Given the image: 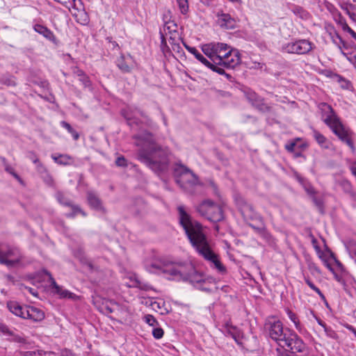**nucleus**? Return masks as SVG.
<instances>
[{
    "mask_svg": "<svg viewBox=\"0 0 356 356\" xmlns=\"http://www.w3.org/2000/svg\"><path fill=\"white\" fill-rule=\"evenodd\" d=\"M179 223L193 248L199 255L205 260L214 264L220 271H225V266L221 264L218 256L213 251L210 243L203 231L202 225L197 220H193L191 216L185 211L184 206L177 207Z\"/></svg>",
    "mask_w": 356,
    "mask_h": 356,
    "instance_id": "1",
    "label": "nucleus"
},
{
    "mask_svg": "<svg viewBox=\"0 0 356 356\" xmlns=\"http://www.w3.org/2000/svg\"><path fill=\"white\" fill-rule=\"evenodd\" d=\"M136 145L140 147L138 153V160L145 163L156 173L165 172L169 166V151L157 145L152 134L134 136Z\"/></svg>",
    "mask_w": 356,
    "mask_h": 356,
    "instance_id": "2",
    "label": "nucleus"
},
{
    "mask_svg": "<svg viewBox=\"0 0 356 356\" xmlns=\"http://www.w3.org/2000/svg\"><path fill=\"white\" fill-rule=\"evenodd\" d=\"M265 330L269 337L286 351L297 353L306 349L302 340L290 330L284 329L282 323L279 320L269 319L265 323Z\"/></svg>",
    "mask_w": 356,
    "mask_h": 356,
    "instance_id": "3",
    "label": "nucleus"
},
{
    "mask_svg": "<svg viewBox=\"0 0 356 356\" xmlns=\"http://www.w3.org/2000/svg\"><path fill=\"white\" fill-rule=\"evenodd\" d=\"M175 280L189 281L192 284L198 286L205 282L204 276L197 273L193 265L190 263H177V269L174 270Z\"/></svg>",
    "mask_w": 356,
    "mask_h": 356,
    "instance_id": "4",
    "label": "nucleus"
},
{
    "mask_svg": "<svg viewBox=\"0 0 356 356\" xmlns=\"http://www.w3.org/2000/svg\"><path fill=\"white\" fill-rule=\"evenodd\" d=\"M195 209L200 216L211 222H218L224 219L222 207L211 200L202 201Z\"/></svg>",
    "mask_w": 356,
    "mask_h": 356,
    "instance_id": "5",
    "label": "nucleus"
},
{
    "mask_svg": "<svg viewBox=\"0 0 356 356\" xmlns=\"http://www.w3.org/2000/svg\"><path fill=\"white\" fill-rule=\"evenodd\" d=\"M176 182L184 191H190L198 184L197 175L186 166L179 164L175 169Z\"/></svg>",
    "mask_w": 356,
    "mask_h": 356,
    "instance_id": "6",
    "label": "nucleus"
},
{
    "mask_svg": "<svg viewBox=\"0 0 356 356\" xmlns=\"http://www.w3.org/2000/svg\"><path fill=\"white\" fill-rule=\"evenodd\" d=\"M328 127L341 142L346 143L350 148L352 152H355L356 148L354 145L355 134L350 129L345 127L340 120L333 122Z\"/></svg>",
    "mask_w": 356,
    "mask_h": 356,
    "instance_id": "7",
    "label": "nucleus"
},
{
    "mask_svg": "<svg viewBox=\"0 0 356 356\" xmlns=\"http://www.w3.org/2000/svg\"><path fill=\"white\" fill-rule=\"evenodd\" d=\"M314 47V44L308 40L301 39L291 42L283 47V49L288 54L299 55L309 53Z\"/></svg>",
    "mask_w": 356,
    "mask_h": 356,
    "instance_id": "8",
    "label": "nucleus"
},
{
    "mask_svg": "<svg viewBox=\"0 0 356 356\" xmlns=\"http://www.w3.org/2000/svg\"><path fill=\"white\" fill-rule=\"evenodd\" d=\"M237 204L245 220H258L261 223H263V218L254 210L251 204L241 199L238 201Z\"/></svg>",
    "mask_w": 356,
    "mask_h": 356,
    "instance_id": "9",
    "label": "nucleus"
},
{
    "mask_svg": "<svg viewBox=\"0 0 356 356\" xmlns=\"http://www.w3.org/2000/svg\"><path fill=\"white\" fill-rule=\"evenodd\" d=\"M69 9L77 22L86 24L88 22V15L83 10L76 8V0H55Z\"/></svg>",
    "mask_w": 356,
    "mask_h": 356,
    "instance_id": "10",
    "label": "nucleus"
},
{
    "mask_svg": "<svg viewBox=\"0 0 356 356\" xmlns=\"http://www.w3.org/2000/svg\"><path fill=\"white\" fill-rule=\"evenodd\" d=\"M147 269L150 273L159 271L168 274L170 276L169 279L175 280V274L173 271L177 269V263L156 262L148 266Z\"/></svg>",
    "mask_w": 356,
    "mask_h": 356,
    "instance_id": "11",
    "label": "nucleus"
},
{
    "mask_svg": "<svg viewBox=\"0 0 356 356\" xmlns=\"http://www.w3.org/2000/svg\"><path fill=\"white\" fill-rule=\"evenodd\" d=\"M226 47H227V44L225 43L211 42L203 44L202 46V51L213 63L216 64V57L217 58L220 51Z\"/></svg>",
    "mask_w": 356,
    "mask_h": 356,
    "instance_id": "12",
    "label": "nucleus"
},
{
    "mask_svg": "<svg viewBox=\"0 0 356 356\" xmlns=\"http://www.w3.org/2000/svg\"><path fill=\"white\" fill-rule=\"evenodd\" d=\"M56 197L60 204L69 207L72 209V213L66 214L67 218H74L77 213H81L83 216H86V212H84L79 206L74 204L72 201L67 198L62 192H57Z\"/></svg>",
    "mask_w": 356,
    "mask_h": 356,
    "instance_id": "13",
    "label": "nucleus"
},
{
    "mask_svg": "<svg viewBox=\"0 0 356 356\" xmlns=\"http://www.w3.org/2000/svg\"><path fill=\"white\" fill-rule=\"evenodd\" d=\"M318 107L321 112L323 122L327 126H330L333 122H335L339 120L338 116L334 113L332 107L328 104L322 102L318 104Z\"/></svg>",
    "mask_w": 356,
    "mask_h": 356,
    "instance_id": "14",
    "label": "nucleus"
},
{
    "mask_svg": "<svg viewBox=\"0 0 356 356\" xmlns=\"http://www.w3.org/2000/svg\"><path fill=\"white\" fill-rule=\"evenodd\" d=\"M218 24L225 29H234L236 27V20L228 13L222 12L217 13Z\"/></svg>",
    "mask_w": 356,
    "mask_h": 356,
    "instance_id": "15",
    "label": "nucleus"
},
{
    "mask_svg": "<svg viewBox=\"0 0 356 356\" xmlns=\"http://www.w3.org/2000/svg\"><path fill=\"white\" fill-rule=\"evenodd\" d=\"M86 195L88 203L91 208L100 211L104 213L106 212V209L103 206L102 200L95 192L89 191L86 193Z\"/></svg>",
    "mask_w": 356,
    "mask_h": 356,
    "instance_id": "16",
    "label": "nucleus"
},
{
    "mask_svg": "<svg viewBox=\"0 0 356 356\" xmlns=\"http://www.w3.org/2000/svg\"><path fill=\"white\" fill-rule=\"evenodd\" d=\"M241 63V57L239 52L236 50L230 51L229 54L223 61L220 63V65L226 68H234Z\"/></svg>",
    "mask_w": 356,
    "mask_h": 356,
    "instance_id": "17",
    "label": "nucleus"
},
{
    "mask_svg": "<svg viewBox=\"0 0 356 356\" xmlns=\"http://www.w3.org/2000/svg\"><path fill=\"white\" fill-rule=\"evenodd\" d=\"M44 317V312L42 309L33 306H28L24 319H29L33 322H40Z\"/></svg>",
    "mask_w": 356,
    "mask_h": 356,
    "instance_id": "18",
    "label": "nucleus"
},
{
    "mask_svg": "<svg viewBox=\"0 0 356 356\" xmlns=\"http://www.w3.org/2000/svg\"><path fill=\"white\" fill-rule=\"evenodd\" d=\"M3 259L6 261H13L11 264H6L8 267H13L19 264L22 260V255L17 249L10 248L3 252Z\"/></svg>",
    "mask_w": 356,
    "mask_h": 356,
    "instance_id": "19",
    "label": "nucleus"
},
{
    "mask_svg": "<svg viewBox=\"0 0 356 356\" xmlns=\"http://www.w3.org/2000/svg\"><path fill=\"white\" fill-rule=\"evenodd\" d=\"M7 307L10 312L17 316L24 318L26 315V310L28 305L22 306L19 302L15 301H10L7 304Z\"/></svg>",
    "mask_w": 356,
    "mask_h": 356,
    "instance_id": "20",
    "label": "nucleus"
},
{
    "mask_svg": "<svg viewBox=\"0 0 356 356\" xmlns=\"http://www.w3.org/2000/svg\"><path fill=\"white\" fill-rule=\"evenodd\" d=\"M42 272L49 277V282L51 283V286L53 289L56 290V292L60 295L63 298H66L70 294L68 291H63L61 288L57 284L54 278L52 277L51 274L46 269H42Z\"/></svg>",
    "mask_w": 356,
    "mask_h": 356,
    "instance_id": "21",
    "label": "nucleus"
},
{
    "mask_svg": "<svg viewBox=\"0 0 356 356\" xmlns=\"http://www.w3.org/2000/svg\"><path fill=\"white\" fill-rule=\"evenodd\" d=\"M33 29L35 32L43 35L45 38L48 39L49 40L54 41L56 40V37L54 33L47 27L44 26L41 24H35Z\"/></svg>",
    "mask_w": 356,
    "mask_h": 356,
    "instance_id": "22",
    "label": "nucleus"
},
{
    "mask_svg": "<svg viewBox=\"0 0 356 356\" xmlns=\"http://www.w3.org/2000/svg\"><path fill=\"white\" fill-rule=\"evenodd\" d=\"M73 73L79 76V81H81L85 87L91 86V81L89 77L84 73V72L77 67L73 70Z\"/></svg>",
    "mask_w": 356,
    "mask_h": 356,
    "instance_id": "23",
    "label": "nucleus"
},
{
    "mask_svg": "<svg viewBox=\"0 0 356 356\" xmlns=\"http://www.w3.org/2000/svg\"><path fill=\"white\" fill-rule=\"evenodd\" d=\"M245 95L248 101L252 104V106H254L259 102L261 101V99H263L255 92L251 90L245 91Z\"/></svg>",
    "mask_w": 356,
    "mask_h": 356,
    "instance_id": "24",
    "label": "nucleus"
},
{
    "mask_svg": "<svg viewBox=\"0 0 356 356\" xmlns=\"http://www.w3.org/2000/svg\"><path fill=\"white\" fill-rule=\"evenodd\" d=\"M29 158L33 161V162L37 164V168L38 172H47L46 167L40 161L38 156L33 152H30L29 153Z\"/></svg>",
    "mask_w": 356,
    "mask_h": 356,
    "instance_id": "25",
    "label": "nucleus"
},
{
    "mask_svg": "<svg viewBox=\"0 0 356 356\" xmlns=\"http://www.w3.org/2000/svg\"><path fill=\"white\" fill-rule=\"evenodd\" d=\"M313 136L316 140V142L318 143L319 145H321L323 147L327 148L328 146L325 145L327 143V138L321 134L316 129H313Z\"/></svg>",
    "mask_w": 356,
    "mask_h": 356,
    "instance_id": "26",
    "label": "nucleus"
},
{
    "mask_svg": "<svg viewBox=\"0 0 356 356\" xmlns=\"http://www.w3.org/2000/svg\"><path fill=\"white\" fill-rule=\"evenodd\" d=\"M52 159L56 163L60 165H67L70 164L72 158L67 154H60L58 156H52Z\"/></svg>",
    "mask_w": 356,
    "mask_h": 356,
    "instance_id": "27",
    "label": "nucleus"
},
{
    "mask_svg": "<svg viewBox=\"0 0 356 356\" xmlns=\"http://www.w3.org/2000/svg\"><path fill=\"white\" fill-rule=\"evenodd\" d=\"M232 50L228 45L227 47L221 49L220 53H218V58H216V64H220L229 54L230 55V51Z\"/></svg>",
    "mask_w": 356,
    "mask_h": 356,
    "instance_id": "28",
    "label": "nucleus"
},
{
    "mask_svg": "<svg viewBox=\"0 0 356 356\" xmlns=\"http://www.w3.org/2000/svg\"><path fill=\"white\" fill-rule=\"evenodd\" d=\"M258 111L261 113H270L272 112V107L264 102V98L261 99L254 106Z\"/></svg>",
    "mask_w": 356,
    "mask_h": 356,
    "instance_id": "29",
    "label": "nucleus"
},
{
    "mask_svg": "<svg viewBox=\"0 0 356 356\" xmlns=\"http://www.w3.org/2000/svg\"><path fill=\"white\" fill-rule=\"evenodd\" d=\"M189 52L195 56V57L201 62L204 65H210V61H209L206 58L204 57L195 47L194 49H189Z\"/></svg>",
    "mask_w": 356,
    "mask_h": 356,
    "instance_id": "30",
    "label": "nucleus"
},
{
    "mask_svg": "<svg viewBox=\"0 0 356 356\" xmlns=\"http://www.w3.org/2000/svg\"><path fill=\"white\" fill-rule=\"evenodd\" d=\"M60 124L63 128L66 129L70 134H72L73 138L75 140L79 139V134L72 127V126L68 122L65 121H62L60 122Z\"/></svg>",
    "mask_w": 356,
    "mask_h": 356,
    "instance_id": "31",
    "label": "nucleus"
},
{
    "mask_svg": "<svg viewBox=\"0 0 356 356\" xmlns=\"http://www.w3.org/2000/svg\"><path fill=\"white\" fill-rule=\"evenodd\" d=\"M0 82L7 86H15V79L13 76H3L0 79Z\"/></svg>",
    "mask_w": 356,
    "mask_h": 356,
    "instance_id": "32",
    "label": "nucleus"
},
{
    "mask_svg": "<svg viewBox=\"0 0 356 356\" xmlns=\"http://www.w3.org/2000/svg\"><path fill=\"white\" fill-rule=\"evenodd\" d=\"M177 24L174 23L173 22H166L163 26V33L165 35H168V34L172 35L173 31L172 30H177Z\"/></svg>",
    "mask_w": 356,
    "mask_h": 356,
    "instance_id": "33",
    "label": "nucleus"
},
{
    "mask_svg": "<svg viewBox=\"0 0 356 356\" xmlns=\"http://www.w3.org/2000/svg\"><path fill=\"white\" fill-rule=\"evenodd\" d=\"M305 282L307 283V284L312 289L314 290L315 292H316L318 296H320V298H321V300H323V301H326V298L325 297V296L323 295V293L321 291V290L316 287L314 284L313 282L308 278V277H305Z\"/></svg>",
    "mask_w": 356,
    "mask_h": 356,
    "instance_id": "34",
    "label": "nucleus"
},
{
    "mask_svg": "<svg viewBox=\"0 0 356 356\" xmlns=\"http://www.w3.org/2000/svg\"><path fill=\"white\" fill-rule=\"evenodd\" d=\"M220 66H221V65L215 64L212 61L210 62V65H206V67L211 69L212 71L216 72L219 74H225L227 76H229V74H226L224 69Z\"/></svg>",
    "mask_w": 356,
    "mask_h": 356,
    "instance_id": "35",
    "label": "nucleus"
},
{
    "mask_svg": "<svg viewBox=\"0 0 356 356\" xmlns=\"http://www.w3.org/2000/svg\"><path fill=\"white\" fill-rule=\"evenodd\" d=\"M287 314H288V316L290 318V320L294 323L296 328L298 330H300L301 326H300L299 318L297 316V315L290 310H288Z\"/></svg>",
    "mask_w": 356,
    "mask_h": 356,
    "instance_id": "36",
    "label": "nucleus"
},
{
    "mask_svg": "<svg viewBox=\"0 0 356 356\" xmlns=\"http://www.w3.org/2000/svg\"><path fill=\"white\" fill-rule=\"evenodd\" d=\"M177 2L178 3L180 12L184 15L186 14L188 11V0H177Z\"/></svg>",
    "mask_w": 356,
    "mask_h": 356,
    "instance_id": "37",
    "label": "nucleus"
},
{
    "mask_svg": "<svg viewBox=\"0 0 356 356\" xmlns=\"http://www.w3.org/2000/svg\"><path fill=\"white\" fill-rule=\"evenodd\" d=\"M118 67L123 72H129L131 71V67L126 63L123 58L118 60Z\"/></svg>",
    "mask_w": 356,
    "mask_h": 356,
    "instance_id": "38",
    "label": "nucleus"
},
{
    "mask_svg": "<svg viewBox=\"0 0 356 356\" xmlns=\"http://www.w3.org/2000/svg\"><path fill=\"white\" fill-rule=\"evenodd\" d=\"M165 35L161 31L160 36H161V49L163 53L168 52L170 50V48L167 45Z\"/></svg>",
    "mask_w": 356,
    "mask_h": 356,
    "instance_id": "39",
    "label": "nucleus"
},
{
    "mask_svg": "<svg viewBox=\"0 0 356 356\" xmlns=\"http://www.w3.org/2000/svg\"><path fill=\"white\" fill-rule=\"evenodd\" d=\"M104 307L106 312L112 313L115 310V308L118 307V305L114 302L106 301Z\"/></svg>",
    "mask_w": 356,
    "mask_h": 356,
    "instance_id": "40",
    "label": "nucleus"
},
{
    "mask_svg": "<svg viewBox=\"0 0 356 356\" xmlns=\"http://www.w3.org/2000/svg\"><path fill=\"white\" fill-rule=\"evenodd\" d=\"M144 318L145 321L150 326L154 327L158 324L157 321L152 315H145Z\"/></svg>",
    "mask_w": 356,
    "mask_h": 356,
    "instance_id": "41",
    "label": "nucleus"
},
{
    "mask_svg": "<svg viewBox=\"0 0 356 356\" xmlns=\"http://www.w3.org/2000/svg\"><path fill=\"white\" fill-rule=\"evenodd\" d=\"M40 173H45V176L44 177V182L49 185V186H53L54 185V179L51 177V175L48 172V170H47V172H40Z\"/></svg>",
    "mask_w": 356,
    "mask_h": 356,
    "instance_id": "42",
    "label": "nucleus"
},
{
    "mask_svg": "<svg viewBox=\"0 0 356 356\" xmlns=\"http://www.w3.org/2000/svg\"><path fill=\"white\" fill-rule=\"evenodd\" d=\"M163 334H164V332H163V329L161 327L154 328L152 331L153 337L157 339L162 338L163 336Z\"/></svg>",
    "mask_w": 356,
    "mask_h": 356,
    "instance_id": "43",
    "label": "nucleus"
},
{
    "mask_svg": "<svg viewBox=\"0 0 356 356\" xmlns=\"http://www.w3.org/2000/svg\"><path fill=\"white\" fill-rule=\"evenodd\" d=\"M172 50L179 54H181L183 53V49L179 44V42H170Z\"/></svg>",
    "mask_w": 356,
    "mask_h": 356,
    "instance_id": "44",
    "label": "nucleus"
},
{
    "mask_svg": "<svg viewBox=\"0 0 356 356\" xmlns=\"http://www.w3.org/2000/svg\"><path fill=\"white\" fill-rule=\"evenodd\" d=\"M261 225H263V229H262V232H260V234L259 235H260L261 237H263L264 238H265L266 240H270L272 236L268 232L264 222H263V223H261Z\"/></svg>",
    "mask_w": 356,
    "mask_h": 356,
    "instance_id": "45",
    "label": "nucleus"
},
{
    "mask_svg": "<svg viewBox=\"0 0 356 356\" xmlns=\"http://www.w3.org/2000/svg\"><path fill=\"white\" fill-rule=\"evenodd\" d=\"M173 34L170 35L169 36V43L170 42H179L180 38L179 37V33L177 30L173 29Z\"/></svg>",
    "mask_w": 356,
    "mask_h": 356,
    "instance_id": "46",
    "label": "nucleus"
},
{
    "mask_svg": "<svg viewBox=\"0 0 356 356\" xmlns=\"http://www.w3.org/2000/svg\"><path fill=\"white\" fill-rule=\"evenodd\" d=\"M343 185L344 187L346 188L347 191L350 193V195L351 196H353V197L356 196V193L353 191V188H352L353 187H352V185L350 181H343Z\"/></svg>",
    "mask_w": 356,
    "mask_h": 356,
    "instance_id": "47",
    "label": "nucleus"
},
{
    "mask_svg": "<svg viewBox=\"0 0 356 356\" xmlns=\"http://www.w3.org/2000/svg\"><path fill=\"white\" fill-rule=\"evenodd\" d=\"M115 164L118 166H120V167H126V166H127V160L122 156H119V157L117 158V159L115 161Z\"/></svg>",
    "mask_w": 356,
    "mask_h": 356,
    "instance_id": "48",
    "label": "nucleus"
},
{
    "mask_svg": "<svg viewBox=\"0 0 356 356\" xmlns=\"http://www.w3.org/2000/svg\"><path fill=\"white\" fill-rule=\"evenodd\" d=\"M343 30L349 33L351 37L356 40V33L346 23L343 25Z\"/></svg>",
    "mask_w": 356,
    "mask_h": 356,
    "instance_id": "49",
    "label": "nucleus"
},
{
    "mask_svg": "<svg viewBox=\"0 0 356 356\" xmlns=\"http://www.w3.org/2000/svg\"><path fill=\"white\" fill-rule=\"evenodd\" d=\"M0 332L9 336L13 335V332L10 330L7 325L3 324H0Z\"/></svg>",
    "mask_w": 356,
    "mask_h": 356,
    "instance_id": "50",
    "label": "nucleus"
},
{
    "mask_svg": "<svg viewBox=\"0 0 356 356\" xmlns=\"http://www.w3.org/2000/svg\"><path fill=\"white\" fill-rule=\"evenodd\" d=\"M296 145V141L290 142L285 145V149L289 152H293L294 151L295 147Z\"/></svg>",
    "mask_w": 356,
    "mask_h": 356,
    "instance_id": "51",
    "label": "nucleus"
},
{
    "mask_svg": "<svg viewBox=\"0 0 356 356\" xmlns=\"http://www.w3.org/2000/svg\"><path fill=\"white\" fill-rule=\"evenodd\" d=\"M60 356H76L70 350L63 349L60 351Z\"/></svg>",
    "mask_w": 356,
    "mask_h": 356,
    "instance_id": "52",
    "label": "nucleus"
},
{
    "mask_svg": "<svg viewBox=\"0 0 356 356\" xmlns=\"http://www.w3.org/2000/svg\"><path fill=\"white\" fill-rule=\"evenodd\" d=\"M249 226L251 227L258 234H260V232H262V229H263V225H261V227H256L254 225H253L251 223H248Z\"/></svg>",
    "mask_w": 356,
    "mask_h": 356,
    "instance_id": "53",
    "label": "nucleus"
},
{
    "mask_svg": "<svg viewBox=\"0 0 356 356\" xmlns=\"http://www.w3.org/2000/svg\"><path fill=\"white\" fill-rule=\"evenodd\" d=\"M80 261L85 265H87L90 269H92L93 268V266L92 264V263L89 261H88L86 258H80Z\"/></svg>",
    "mask_w": 356,
    "mask_h": 356,
    "instance_id": "54",
    "label": "nucleus"
},
{
    "mask_svg": "<svg viewBox=\"0 0 356 356\" xmlns=\"http://www.w3.org/2000/svg\"><path fill=\"white\" fill-rule=\"evenodd\" d=\"M3 252H0V263L2 264H11L13 261H8L3 259Z\"/></svg>",
    "mask_w": 356,
    "mask_h": 356,
    "instance_id": "55",
    "label": "nucleus"
},
{
    "mask_svg": "<svg viewBox=\"0 0 356 356\" xmlns=\"http://www.w3.org/2000/svg\"><path fill=\"white\" fill-rule=\"evenodd\" d=\"M312 243L314 246V248L318 250H319V247L318 245V241L317 239L315 238V236H312Z\"/></svg>",
    "mask_w": 356,
    "mask_h": 356,
    "instance_id": "56",
    "label": "nucleus"
},
{
    "mask_svg": "<svg viewBox=\"0 0 356 356\" xmlns=\"http://www.w3.org/2000/svg\"><path fill=\"white\" fill-rule=\"evenodd\" d=\"M140 115H141L143 118H145V119L146 120L147 123L148 124H151L152 120H151V119H150L147 115H145V113H143V112H141V113H140Z\"/></svg>",
    "mask_w": 356,
    "mask_h": 356,
    "instance_id": "57",
    "label": "nucleus"
},
{
    "mask_svg": "<svg viewBox=\"0 0 356 356\" xmlns=\"http://www.w3.org/2000/svg\"><path fill=\"white\" fill-rule=\"evenodd\" d=\"M5 170L6 172H9L10 175H12V173L13 172H15L14 170L13 169V168H11L8 165H6V166L5 167Z\"/></svg>",
    "mask_w": 356,
    "mask_h": 356,
    "instance_id": "58",
    "label": "nucleus"
},
{
    "mask_svg": "<svg viewBox=\"0 0 356 356\" xmlns=\"http://www.w3.org/2000/svg\"><path fill=\"white\" fill-rule=\"evenodd\" d=\"M12 175H13V177H14L17 180H18L19 182H21V183L22 182V179H21V178H20V177H19V175H18L15 172H13L12 173Z\"/></svg>",
    "mask_w": 356,
    "mask_h": 356,
    "instance_id": "59",
    "label": "nucleus"
},
{
    "mask_svg": "<svg viewBox=\"0 0 356 356\" xmlns=\"http://www.w3.org/2000/svg\"><path fill=\"white\" fill-rule=\"evenodd\" d=\"M12 175H13V177H14L17 180H18L19 182H21V183L22 182V179H21V178H20V177H19V175H18L15 172H13L12 173Z\"/></svg>",
    "mask_w": 356,
    "mask_h": 356,
    "instance_id": "60",
    "label": "nucleus"
},
{
    "mask_svg": "<svg viewBox=\"0 0 356 356\" xmlns=\"http://www.w3.org/2000/svg\"><path fill=\"white\" fill-rule=\"evenodd\" d=\"M229 334L232 336V337L237 342H238V339H237V337L238 336L234 333V332H232L231 331H229Z\"/></svg>",
    "mask_w": 356,
    "mask_h": 356,
    "instance_id": "61",
    "label": "nucleus"
},
{
    "mask_svg": "<svg viewBox=\"0 0 356 356\" xmlns=\"http://www.w3.org/2000/svg\"><path fill=\"white\" fill-rule=\"evenodd\" d=\"M293 12L295 13V14H297V13H304V11L302 10V8H296L295 9L293 10Z\"/></svg>",
    "mask_w": 356,
    "mask_h": 356,
    "instance_id": "62",
    "label": "nucleus"
},
{
    "mask_svg": "<svg viewBox=\"0 0 356 356\" xmlns=\"http://www.w3.org/2000/svg\"><path fill=\"white\" fill-rule=\"evenodd\" d=\"M348 330H350L353 334L356 337V330L351 325H349L348 327Z\"/></svg>",
    "mask_w": 356,
    "mask_h": 356,
    "instance_id": "63",
    "label": "nucleus"
},
{
    "mask_svg": "<svg viewBox=\"0 0 356 356\" xmlns=\"http://www.w3.org/2000/svg\"><path fill=\"white\" fill-rule=\"evenodd\" d=\"M317 322L323 327H325V326L326 325L325 323L322 320H321L319 318H317Z\"/></svg>",
    "mask_w": 356,
    "mask_h": 356,
    "instance_id": "64",
    "label": "nucleus"
}]
</instances>
